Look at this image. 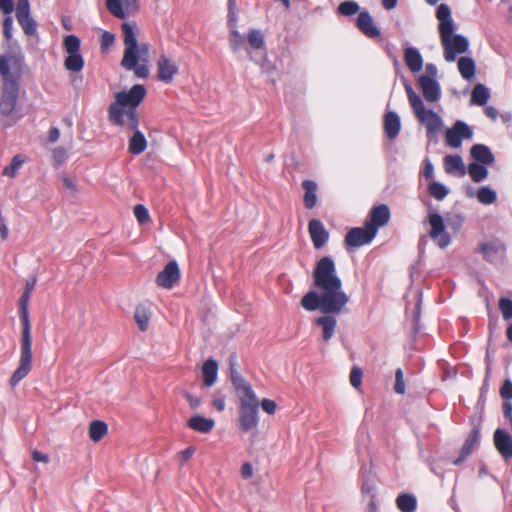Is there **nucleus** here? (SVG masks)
<instances>
[{
    "label": "nucleus",
    "instance_id": "62",
    "mask_svg": "<svg viewBox=\"0 0 512 512\" xmlns=\"http://www.w3.org/2000/svg\"><path fill=\"white\" fill-rule=\"evenodd\" d=\"M362 492L364 494H370L373 495V492L375 490L374 483L372 481L366 480L362 483Z\"/></svg>",
    "mask_w": 512,
    "mask_h": 512
},
{
    "label": "nucleus",
    "instance_id": "3",
    "mask_svg": "<svg viewBox=\"0 0 512 512\" xmlns=\"http://www.w3.org/2000/svg\"><path fill=\"white\" fill-rule=\"evenodd\" d=\"M36 285V278L27 281L25 290L19 299V318L22 326L20 339V359L17 369L13 372L9 384L16 387L32 369V336L29 316V301Z\"/></svg>",
    "mask_w": 512,
    "mask_h": 512
},
{
    "label": "nucleus",
    "instance_id": "52",
    "mask_svg": "<svg viewBox=\"0 0 512 512\" xmlns=\"http://www.w3.org/2000/svg\"><path fill=\"white\" fill-rule=\"evenodd\" d=\"M115 37L109 31H104L101 35V50L107 51L114 44Z\"/></svg>",
    "mask_w": 512,
    "mask_h": 512
},
{
    "label": "nucleus",
    "instance_id": "18",
    "mask_svg": "<svg viewBox=\"0 0 512 512\" xmlns=\"http://www.w3.org/2000/svg\"><path fill=\"white\" fill-rule=\"evenodd\" d=\"M480 439V428L479 426H475L470 432L469 436L466 438L459 456L453 460V464L458 466L461 465L474 451L477 447Z\"/></svg>",
    "mask_w": 512,
    "mask_h": 512
},
{
    "label": "nucleus",
    "instance_id": "55",
    "mask_svg": "<svg viewBox=\"0 0 512 512\" xmlns=\"http://www.w3.org/2000/svg\"><path fill=\"white\" fill-rule=\"evenodd\" d=\"M13 19L11 16H6L3 20V34L7 40L12 38Z\"/></svg>",
    "mask_w": 512,
    "mask_h": 512
},
{
    "label": "nucleus",
    "instance_id": "47",
    "mask_svg": "<svg viewBox=\"0 0 512 512\" xmlns=\"http://www.w3.org/2000/svg\"><path fill=\"white\" fill-rule=\"evenodd\" d=\"M134 215L139 222L143 225L150 221V215L148 209L143 204H137L134 207Z\"/></svg>",
    "mask_w": 512,
    "mask_h": 512
},
{
    "label": "nucleus",
    "instance_id": "34",
    "mask_svg": "<svg viewBox=\"0 0 512 512\" xmlns=\"http://www.w3.org/2000/svg\"><path fill=\"white\" fill-rule=\"evenodd\" d=\"M64 67L70 72H80L84 67V58L80 53L68 54Z\"/></svg>",
    "mask_w": 512,
    "mask_h": 512
},
{
    "label": "nucleus",
    "instance_id": "56",
    "mask_svg": "<svg viewBox=\"0 0 512 512\" xmlns=\"http://www.w3.org/2000/svg\"><path fill=\"white\" fill-rule=\"evenodd\" d=\"M261 407L264 412H266L269 415H273L276 412L277 405L275 401L271 399H263L261 401Z\"/></svg>",
    "mask_w": 512,
    "mask_h": 512
},
{
    "label": "nucleus",
    "instance_id": "44",
    "mask_svg": "<svg viewBox=\"0 0 512 512\" xmlns=\"http://www.w3.org/2000/svg\"><path fill=\"white\" fill-rule=\"evenodd\" d=\"M453 129L455 130V133L461 138V140L471 139L473 136L472 129L464 121H456L453 125Z\"/></svg>",
    "mask_w": 512,
    "mask_h": 512
},
{
    "label": "nucleus",
    "instance_id": "37",
    "mask_svg": "<svg viewBox=\"0 0 512 512\" xmlns=\"http://www.w3.org/2000/svg\"><path fill=\"white\" fill-rule=\"evenodd\" d=\"M428 192L433 198H435L438 201H441L444 198H446V196L449 193V190L444 184L437 181H432L428 185Z\"/></svg>",
    "mask_w": 512,
    "mask_h": 512
},
{
    "label": "nucleus",
    "instance_id": "1",
    "mask_svg": "<svg viewBox=\"0 0 512 512\" xmlns=\"http://www.w3.org/2000/svg\"><path fill=\"white\" fill-rule=\"evenodd\" d=\"M147 90L142 84L133 85L129 91L115 93L114 102L108 106V120L117 127H127L132 130L133 136L129 140V152L139 155L147 148V140L138 129L139 115L137 107L143 102Z\"/></svg>",
    "mask_w": 512,
    "mask_h": 512
},
{
    "label": "nucleus",
    "instance_id": "63",
    "mask_svg": "<svg viewBox=\"0 0 512 512\" xmlns=\"http://www.w3.org/2000/svg\"><path fill=\"white\" fill-rule=\"evenodd\" d=\"M60 137V130L57 127H52L48 132V140L51 143L56 142Z\"/></svg>",
    "mask_w": 512,
    "mask_h": 512
},
{
    "label": "nucleus",
    "instance_id": "12",
    "mask_svg": "<svg viewBox=\"0 0 512 512\" xmlns=\"http://www.w3.org/2000/svg\"><path fill=\"white\" fill-rule=\"evenodd\" d=\"M16 19L27 36L37 34V23L30 14L29 0H17Z\"/></svg>",
    "mask_w": 512,
    "mask_h": 512
},
{
    "label": "nucleus",
    "instance_id": "20",
    "mask_svg": "<svg viewBox=\"0 0 512 512\" xmlns=\"http://www.w3.org/2000/svg\"><path fill=\"white\" fill-rule=\"evenodd\" d=\"M357 28L369 38L380 37V30L374 25L372 16L368 11L359 13L356 21Z\"/></svg>",
    "mask_w": 512,
    "mask_h": 512
},
{
    "label": "nucleus",
    "instance_id": "16",
    "mask_svg": "<svg viewBox=\"0 0 512 512\" xmlns=\"http://www.w3.org/2000/svg\"><path fill=\"white\" fill-rule=\"evenodd\" d=\"M179 72L178 66L171 62V60L162 54L157 60V77L164 83H171Z\"/></svg>",
    "mask_w": 512,
    "mask_h": 512
},
{
    "label": "nucleus",
    "instance_id": "48",
    "mask_svg": "<svg viewBox=\"0 0 512 512\" xmlns=\"http://www.w3.org/2000/svg\"><path fill=\"white\" fill-rule=\"evenodd\" d=\"M67 158L66 150L63 147H56L52 151V162L55 167L61 166Z\"/></svg>",
    "mask_w": 512,
    "mask_h": 512
},
{
    "label": "nucleus",
    "instance_id": "43",
    "mask_svg": "<svg viewBox=\"0 0 512 512\" xmlns=\"http://www.w3.org/2000/svg\"><path fill=\"white\" fill-rule=\"evenodd\" d=\"M106 7L113 16L119 19H124L126 17L121 0H106Z\"/></svg>",
    "mask_w": 512,
    "mask_h": 512
},
{
    "label": "nucleus",
    "instance_id": "28",
    "mask_svg": "<svg viewBox=\"0 0 512 512\" xmlns=\"http://www.w3.org/2000/svg\"><path fill=\"white\" fill-rule=\"evenodd\" d=\"M151 318V311L145 304H138L134 311V319L138 328L144 332L148 329Z\"/></svg>",
    "mask_w": 512,
    "mask_h": 512
},
{
    "label": "nucleus",
    "instance_id": "36",
    "mask_svg": "<svg viewBox=\"0 0 512 512\" xmlns=\"http://www.w3.org/2000/svg\"><path fill=\"white\" fill-rule=\"evenodd\" d=\"M468 173L471 179L476 183L483 181L488 176V170L485 165L476 162L469 164Z\"/></svg>",
    "mask_w": 512,
    "mask_h": 512
},
{
    "label": "nucleus",
    "instance_id": "25",
    "mask_svg": "<svg viewBox=\"0 0 512 512\" xmlns=\"http://www.w3.org/2000/svg\"><path fill=\"white\" fill-rule=\"evenodd\" d=\"M187 426L194 431L206 434L212 431L215 426V421L212 418L195 415L188 420Z\"/></svg>",
    "mask_w": 512,
    "mask_h": 512
},
{
    "label": "nucleus",
    "instance_id": "24",
    "mask_svg": "<svg viewBox=\"0 0 512 512\" xmlns=\"http://www.w3.org/2000/svg\"><path fill=\"white\" fill-rule=\"evenodd\" d=\"M404 60L411 72L417 73L423 67V58L415 47H407L404 50Z\"/></svg>",
    "mask_w": 512,
    "mask_h": 512
},
{
    "label": "nucleus",
    "instance_id": "29",
    "mask_svg": "<svg viewBox=\"0 0 512 512\" xmlns=\"http://www.w3.org/2000/svg\"><path fill=\"white\" fill-rule=\"evenodd\" d=\"M458 69L463 79L471 80L475 76L476 66L471 57H460L458 60Z\"/></svg>",
    "mask_w": 512,
    "mask_h": 512
},
{
    "label": "nucleus",
    "instance_id": "33",
    "mask_svg": "<svg viewBox=\"0 0 512 512\" xmlns=\"http://www.w3.org/2000/svg\"><path fill=\"white\" fill-rule=\"evenodd\" d=\"M108 431L107 424L100 420H94L89 426V437L92 441H100Z\"/></svg>",
    "mask_w": 512,
    "mask_h": 512
},
{
    "label": "nucleus",
    "instance_id": "21",
    "mask_svg": "<svg viewBox=\"0 0 512 512\" xmlns=\"http://www.w3.org/2000/svg\"><path fill=\"white\" fill-rule=\"evenodd\" d=\"M314 324L321 327L322 338L325 342H328L335 333L337 320L331 314H325L324 316L317 317L314 320Z\"/></svg>",
    "mask_w": 512,
    "mask_h": 512
},
{
    "label": "nucleus",
    "instance_id": "59",
    "mask_svg": "<svg viewBox=\"0 0 512 512\" xmlns=\"http://www.w3.org/2000/svg\"><path fill=\"white\" fill-rule=\"evenodd\" d=\"M194 452H195V448L192 447V446L187 447L186 449L181 451L180 454H179L181 464H184L185 462L190 460L191 457L193 456Z\"/></svg>",
    "mask_w": 512,
    "mask_h": 512
},
{
    "label": "nucleus",
    "instance_id": "60",
    "mask_svg": "<svg viewBox=\"0 0 512 512\" xmlns=\"http://www.w3.org/2000/svg\"><path fill=\"white\" fill-rule=\"evenodd\" d=\"M241 476L244 479H250L253 476V467L249 462H245L241 467Z\"/></svg>",
    "mask_w": 512,
    "mask_h": 512
},
{
    "label": "nucleus",
    "instance_id": "27",
    "mask_svg": "<svg viewBox=\"0 0 512 512\" xmlns=\"http://www.w3.org/2000/svg\"><path fill=\"white\" fill-rule=\"evenodd\" d=\"M302 187L305 191L303 203L307 209H312L317 203V184L313 180H304Z\"/></svg>",
    "mask_w": 512,
    "mask_h": 512
},
{
    "label": "nucleus",
    "instance_id": "61",
    "mask_svg": "<svg viewBox=\"0 0 512 512\" xmlns=\"http://www.w3.org/2000/svg\"><path fill=\"white\" fill-rule=\"evenodd\" d=\"M32 459L35 461V462H43V463H48L49 462V456L45 453H42L38 450H34L32 451Z\"/></svg>",
    "mask_w": 512,
    "mask_h": 512
},
{
    "label": "nucleus",
    "instance_id": "9",
    "mask_svg": "<svg viewBox=\"0 0 512 512\" xmlns=\"http://www.w3.org/2000/svg\"><path fill=\"white\" fill-rule=\"evenodd\" d=\"M301 305L307 311L320 310L324 314H339L345 307L333 295H328L323 291H321V294H318L313 290L303 296Z\"/></svg>",
    "mask_w": 512,
    "mask_h": 512
},
{
    "label": "nucleus",
    "instance_id": "13",
    "mask_svg": "<svg viewBox=\"0 0 512 512\" xmlns=\"http://www.w3.org/2000/svg\"><path fill=\"white\" fill-rule=\"evenodd\" d=\"M180 279V269L175 260L168 262L157 275L156 284L165 289H171Z\"/></svg>",
    "mask_w": 512,
    "mask_h": 512
},
{
    "label": "nucleus",
    "instance_id": "46",
    "mask_svg": "<svg viewBox=\"0 0 512 512\" xmlns=\"http://www.w3.org/2000/svg\"><path fill=\"white\" fill-rule=\"evenodd\" d=\"M229 44L234 52L238 51L244 44V37L235 28L230 31Z\"/></svg>",
    "mask_w": 512,
    "mask_h": 512
},
{
    "label": "nucleus",
    "instance_id": "51",
    "mask_svg": "<svg viewBox=\"0 0 512 512\" xmlns=\"http://www.w3.org/2000/svg\"><path fill=\"white\" fill-rule=\"evenodd\" d=\"M500 396L504 401H510L512 399V381L511 379H505L500 388Z\"/></svg>",
    "mask_w": 512,
    "mask_h": 512
},
{
    "label": "nucleus",
    "instance_id": "10",
    "mask_svg": "<svg viewBox=\"0 0 512 512\" xmlns=\"http://www.w3.org/2000/svg\"><path fill=\"white\" fill-rule=\"evenodd\" d=\"M428 221L431 226L429 236L438 245L439 248L445 249L451 243V237L445 229L443 217L437 213H430Z\"/></svg>",
    "mask_w": 512,
    "mask_h": 512
},
{
    "label": "nucleus",
    "instance_id": "35",
    "mask_svg": "<svg viewBox=\"0 0 512 512\" xmlns=\"http://www.w3.org/2000/svg\"><path fill=\"white\" fill-rule=\"evenodd\" d=\"M480 251L489 262H495L500 257L501 249L498 245L488 242L480 245Z\"/></svg>",
    "mask_w": 512,
    "mask_h": 512
},
{
    "label": "nucleus",
    "instance_id": "38",
    "mask_svg": "<svg viewBox=\"0 0 512 512\" xmlns=\"http://www.w3.org/2000/svg\"><path fill=\"white\" fill-rule=\"evenodd\" d=\"M63 47L67 54L80 53L81 40L76 35H67L63 40Z\"/></svg>",
    "mask_w": 512,
    "mask_h": 512
},
{
    "label": "nucleus",
    "instance_id": "11",
    "mask_svg": "<svg viewBox=\"0 0 512 512\" xmlns=\"http://www.w3.org/2000/svg\"><path fill=\"white\" fill-rule=\"evenodd\" d=\"M375 228L371 229L364 223L363 227H354L350 229L344 239L347 247H361L370 244L376 237Z\"/></svg>",
    "mask_w": 512,
    "mask_h": 512
},
{
    "label": "nucleus",
    "instance_id": "17",
    "mask_svg": "<svg viewBox=\"0 0 512 512\" xmlns=\"http://www.w3.org/2000/svg\"><path fill=\"white\" fill-rule=\"evenodd\" d=\"M494 445L505 461L512 458V436L505 430L497 428L494 432Z\"/></svg>",
    "mask_w": 512,
    "mask_h": 512
},
{
    "label": "nucleus",
    "instance_id": "32",
    "mask_svg": "<svg viewBox=\"0 0 512 512\" xmlns=\"http://www.w3.org/2000/svg\"><path fill=\"white\" fill-rule=\"evenodd\" d=\"M397 507L402 512H414L417 506L416 497L412 494L403 493L396 499Z\"/></svg>",
    "mask_w": 512,
    "mask_h": 512
},
{
    "label": "nucleus",
    "instance_id": "42",
    "mask_svg": "<svg viewBox=\"0 0 512 512\" xmlns=\"http://www.w3.org/2000/svg\"><path fill=\"white\" fill-rule=\"evenodd\" d=\"M360 7L357 2L352 0H347L338 6V12L343 16H352L358 13Z\"/></svg>",
    "mask_w": 512,
    "mask_h": 512
},
{
    "label": "nucleus",
    "instance_id": "2",
    "mask_svg": "<svg viewBox=\"0 0 512 512\" xmlns=\"http://www.w3.org/2000/svg\"><path fill=\"white\" fill-rule=\"evenodd\" d=\"M25 68L23 53L10 52L0 55V115L3 117L12 115L16 109Z\"/></svg>",
    "mask_w": 512,
    "mask_h": 512
},
{
    "label": "nucleus",
    "instance_id": "49",
    "mask_svg": "<svg viewBox=\"0 0 512 512\" xmlns=\"http://www.w3.org/2000/svg\"><path fill=\"white\" fill-rule=\"evenodd\" d=\"M405 383H404V374L401 368H398L395 372V385H394V391L397 394H404L405 393Z\"/></svg>",
    "mask_w": 512,
    "mask_h": 512
},
{
    "label": "nucleus",
    "instance_id": "45",
    "mask_svg": "<svg viewBox=\"0 0 512 512\" xmlns=\"http://www.w3.org/2000/svg\"><path fill=\"white\" fill-rule=\"evenodd\" d=\"M499 310L502 313L504 320L512 319V300L506 297H501L498 301Z\"/></svg>",
    "mask_w": 512,
    "mask_h": 512
},
{
    "label": "nucleus",
    "instance_id": "50",
    "mask_svg": "<svg viewBox=\"0 0 512 512\" xmlns=\"http://www.w3.org/2000/svg\"><path fill=\"white\" fill-rule=\"evenodd\" d=\"M446 142L453 148H459L462 144L461 138L455 133L453 127L446 131Z\"/></svg>",
    "mask_w": 512,
    "mask_h": 512
},
{
    "label": "nucleus",
    "instance_id": "7",
    "mask_svg": "<svg viewBox=\"0 0 512 512\" xmlns=\"http://www.w3.org/2000/svg\"><path fill=\"white\" fill-rule=\"evenodd\" d=\"M123 42L125 45L121 66L127 71H133L137 78L146 79L149 68L146 64H138L137 26L135 23L122 24Z\"/></svg>",
    "mask_w": 512,
    "mask_h": 512
},
{
    "label": "nucleus",
    "instance_id": "14",
    "mask_svg": "<svg viewBox=\"0 0 512 512\" xmlns=\"http://www.w3.org/2000/svg\"><path fill=\"white\" fill-rule=\"evenodd\" d=\"M390 216L391 214L389 207L386 204H380L370 210L369 215L364 223L371 229L375 228L374 230L377 234L378 229L385 226L389 222Z\"/></svg>",
    "mask_w": 512,
    "mask_h": 512
},
{
    "label": "nucleus",
    "instance_id": "26",
    "mask_svg": "<svg viewBox=\"0 0 512 512\" xmlns=\"http://www.w3.org/2000/svg\"><path fill=\"white\" fill-rule=\"evenodd\" d=\"M203 382L206 387L215 384L218 376V363L215 359L209 358L202 367Z\"/></svg>",
    "mask_w": 512,
    "mask_h": 512
},
{
    "label": "nucleus",
    "instance_id": "15",
    "mask_svg": "<svg viewBox=\"0 0 512 512\" xmlns=\"http://www.w3.org/2000/svg\"><path fill=\"white\" fill-rule=\"evenodd\" d=\"M418 84L426 101L437 102L440 99V85L434 78L427 75H421L418 78Z\"/></svg>",
    "mask_w": 512,
    "mask_h": 512
},
{
    "label": "nucleus",
    "instance_id": "5",
    "mask_svg": "<svg viewBox=\"0 0 512 512\" xmlns=\"http://www.w3.org/2000/svg\"><path fill=\"white\" fill-rule=\"evenodd\" d=\"M436 18L439 21L438 31L444 51V59L447 62H454L458 55L468 51L469 40L464 35L453 33L455 25L451 9L447 4L441 3L437 7Z\"/></svg>",
    "mask_w": 512,
    "mask_h": 512
},
{
    "label": "nucleus",
    "instance_id": "57",
    "mask_svg": "<svg viewBox=\"0 0 512 512\" xmlns=\"http://www.w3.org/2000/svg\"><path fill=\"white\" fill-rule=\"evenodd\" d=\"M183 396L188 401V403H189V405H190V407L192 409L195 410V409H197L200 406L201 400H200L199 397L194 396V395H192L191 393H189L187 391L183 393Z\"/></svg>",
    "mask_w": 512,
    "mask_h": 512
},
{
    "label": "nucleus",
    "instance_id": "30",
    "mask_svg": "<svg viewBox=\"0 0 512 512\" xmlns=\"http://www.w3.org/2000/svg\"><path fill=\"white\" fill-rule=\"evenodd\" d=\"M490 98L489 89L483 84H477L474 86L471 93V104L478 106H484Z\"/></svg>",
    "mask_w": 512,
    "mask_h": 512
},
{
    "label": "nucleus",
    "instance_id": "41",
    "mask_svg": "<svg viewBox=\"0 0 512 512\" xmlns=\"http://www.w3.org/2000/svg\"><path fill=\"white\" fill-rule=\"evenodd\" d=\"M248 43L253 49H261L265 45L263 33L259 29H251L248 33Z\"/></svg>",
    "mask_w": 512,
    "mask_h": 512
},
{
    "label": "nucleus",
    "instance_id": "4",
    "mask_svg": "<svg viewBox=\"0 0 512 512\" xmlns=\"http://www.w3.org/2000/svg\"><path fill=\"white\" fill-rule=\"evenodd\" d=\"M231 382L239 398V428L242 432L256 429L259 423V400L252 386L231 365Z\"/></svg>",
    "mask_w": 512,
    "mask_h": 512
},
{
    "label": "nucleus",
    "instance_id": "31",
    "mask_svg": "<svg viewBox=\"0 0 512 512\" xmlns=\"http://www.w3.org/2000/svg\"><path fill=\"white\" fill-rule=\"evenodd\" d=\"M444 165L447 173L459 171L461 175L465 174V166L460 155H447L444 158Z\"/></svg>",
    "mask_w": 512,
    "mask_h": 512
},
{
    "label": "nucleus",
    "instance_id": "23",
    "mask_svg": "<svg viewBox=\"0 0 512 512\" xmlns=\"http://www.w3.org/2000/svg\"><path fill=\"white\" fill-rule=\"evenodd\" d=\"M401 129V120L399 115L394 111L386 112L384 116V131L389 139H395Z\"/></svg>",
    "mask_w": 512,
    "mask_h": 512
},
{
    "label": "nucleus",
    "instance_id": "40",
    "mask_svg": "<svg viewBox=\"0 0 512 512\" xmlns=\"http://www.w3.org/2000/svg\"><path fill=\"white\" fill-rule=\"evenodd\" d=\"M24 161L25 160L22 155H20V154L15 155L12 158L11 163L3 169L2 174L4 176H8L11 178L15 177V175L17 174L19 168L22 166Z\"/></svg>",
    "mask_w": 512,
    "mask_h": 512
},
{
    "label": "nucleus",
    "instance_id": "39",
    "mask_svg": "<svg viewBox=\"0 0 512 512\" xmlns=\"http://www.w3.org/2000/svg\"><path fill=\"white\" fill-rule=\"evenodd\" d=\"M477 199L484 205L493 204L497 199V194L488 186L481 187L477 192Z\"/></svg>",
    "mask_w": 512,
    "mask_h": 512
},
{
    "label": "nucleus",
    "instance_id": "54",
    "mask_svg": "<svg viewBox=\"0 0 512 512\" xmlns=\"http://www.w3.org/2000/svg\"><path fill=\"white\" fill-rule=\"evenodd\" d=\"M149 52V45L146 43H142L141 45H138V64H146L148 62L147 55Z\"/></svg>",
    "mask_w": 512,
    "mask_h": 512
},
{
    "label": "nucleus",
    "instance_id": "53",
    "mask_svg": "<svg viewBox=\"0 0 512 512\" xmlns=\"http://www.w3.org/2000/svg\"><path fill=\"white\" fill-rule=\"evenodd\" d=\"M362 370L358 367L352 368L350 372V383L353 387L358 388L361 385L362 382Z\"/></svg>",
    "mask_w": 512,
    "mask_h": 512
},
{
    "label": "nucleus",
    "instance_id": "22",
    "mask_svg": "<svg viewBox=\"0 0 512 512\" xmlns=\"http://www.w3.org/2000/svg\"><path fill=\"white\" fill-rule=\"evenodd\" d=\"M471 157L476 163L491 165L495 161V156L490 148L484 144H474L470 150Z\"/></svg>",
    "mask_w": 512,
    "mask_h": 512
},
{
    "label": "nucleus",
    "instance_id": "58",
    "mask_svg": "<svg viewBox=\"0 0 512 512\" xmlns=\"http://www.w3.org/2000/svg\"><path fill=\"white\" fill-rule=\"evenodd\" d=\"M14 3L13 0H0V11L7 16L13 12Z\"/></svg>",
    "mask_w": 512,
    "mask_h": 512
},
{
    "label": "nucleus",
    "instance_id": "6",
    "mask_svg": "<svg viewBox=\"0 0 512 512\" xmlns=\"http://www.w3.org/2000/svg\"><path fill=\"white\" fill-rule=\"evenodd\" d=\"M313 279L314 286L320 291L333 295L335 299L345 306L349 302L348 295L342 289V280L337 275L332 257L324 256L316 263Z\"/></svg>",
    "mask_w": 512,
    "mask_h": 512
},
{
    "label": "nucleus",
    "instance_id": "64",
    "mask_svg": "<svg viewBox=\"0 0 512 512\" xmlns=\"http://www.w3.org/2000/svg\"><path fill=\"white\" fill-rule=\"evenodd\" d=\"M503 415L506 419H509L510 417H512V403L510 401H504Z\"/></svg>",
    "mask_w": 512,
    "mask_h": 512
},
{
    "label": "nucleus",
    "instance_id": "19",
    "mask_svg": "<svg viewBox=\"0 0 512 512\" xmlns=\"http://www.w3.org/2000/svg\"><path fill=\"white\" fill-rule=\"evenodd\" d=\"M308 231L316 249L322 248L327 243L329 232L320 220L311 219L308 223Z\"/></svg>",
    "mask_w": 512,
    "mask_h": 512
},
{
    "label": "nucleus",
    "instance_id": "8",
    "mask_svg": "<svg viewBox=\"0 0 512 512\" xmlns=\"http://www.w3.org/2000/svg\"><path fill=\"white\" fill-rule=\"evenodd\" d=\"M405 91L416 118L419 122L425 124L427 136L431 138L443 125L441 117L433 110L425 109L421 97L413 90L411 85L405 84Z\"/></svg>",
    "mask_w": 512,
    "mask_h": 512
}]
</instances>
